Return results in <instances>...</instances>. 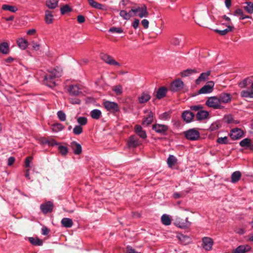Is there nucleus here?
<instances>
[{
    "label": "nucleus",
    "mask_w": 253,
    "mask_h": 253,
    "mask_svg": "<svg viewBox=\"0 0 253 253\" xmlns=\"http://www.w3.org/2000/svg\"><path fill=\"white\" fill-rule=\"evenodd\" d=\"M218 99L220 103L227 104L230 103L232 99V96L229 93H222L218 96Z\"/></svg>",
    "instance_id": "f8f14e48"
},
{
    "label": "nucleus",
    "mask_w": 253,
    "mask_h": 253,
    "mask_svg": "<svg viewBox=\"0 0 253 253\" xmlns=\"http://www.w3.org/2000/svg\"><path fill=\"white\" fill-rule=\"evenodd\" d=\"M134 131L140 138L143 139H145L147 138L146 132L143 129L141 126L136 125L134 127Z\"/></svg>",
    "instance_id": "dca6fc26"
},
{
    "label": "nucleus",
    "mask_w": 253,
    "mask_h": 253,
    "mask_svg": "<svg viewBox=\"0 0 253 253\" xmlns=\"http://www.w3.org/2000/svg\"><path fill=\"white\" fill-rule=\"evenodd\" d=\"M58 146V149L60 153L62 155H64V156L66 155L68 152L67 147L66 146H64L59 145V144Z\"/></svg>",
    "instance_id": "3c124183"
},
{
    "label": "nucleus",
    "mask_w": 253,
    "mask_h": 253,
    "mask_svg": "<svg viewBox=\"0 0 253 253\" xmlns=\"http://www.w3.org/2000/svg\"><path fill=\"white\" fill-rule=\"evenodd\" d=\"M243 12V10L241 8H238L235 10L233 13V15L234 16H240Z\"/></svg>",
    "instance_id": "69168bd1"
},
{
    "label": "nucleus",
    "mask_w": 253,
    "mask_h": 253,
    "mask_svg": "<svg viewBox=\"0 0 253 253\" xmlns=\"http://www.w3.org/2000/svg\"><path fill=\"white\" fill-rule=\"evenodd\" d=\"M161 221L164 225L168 226L170 225L171 223V219L169 215L164 214L161 216Z\"/></svg>",
    "instance_id": "473e14b6"
},
{
    "label": "nucleus",
    "mask_w": 253,
    "mask_h": 253,
    "mask_svg": "<svg viewBox=\"0 0 253 253\" xmlns=\"http://www.w3.org/2000/svg\"><path fill=\"white\" fill-rule=\"evenodd\" d=\"M139 25V19H135L133 22L132 23V26L134 29H137Z\"/></svg>",
    "instance_id": "e2e57ef3"
},
{
    "label": "nucleus",
    "mask_w": 253,
    "mask_h": 253,
    "mask_svg": "<svg viewBox=\"0 0 253 253\" xmlns=\"http://www.w3.org/2000/svg\"><path fill=\"white\" fill-rule=\"evenodd\" d=\"M196 73L197 72L194 69H188L181 72V76L182 77H186Z\"/></svg>",
    "instance_id": "ea45409f"
},
{
    "label": "nucleus",
    "mask_w": 253,
    "mask_h": 253,
    "mask_svg": "<svg viewBox=\"0 0 253 253\" xmlns=\"http://www.w3.org/2000/svg\"><path fill=\"white\" fill-rule=\"evenodd\" d=\"M120 16L124 20H128L130 19V16L128 15V13H127V12L125 10H122L120 11Z\"/></svg>",
    "instance_id": "5fc2aeb1"
},
{
    "label": "nucleus",
    "mask_w": 253,
    "mask_h": 253,
    "mask_svg": "<svg viewBox=\"0 0 253 253\" xmlns=\"http://www.w3.org/2000/svg\"><path fill=\"white\" fill-rule=\"evenodd\" d=\"M195 115L190 111H184L182 114V118L187 123H190L194 119Z\"/></svg>",
    "instance_id": "a211bd4d"
},
{
    "label": "nucleus",
    "mask_w": 253,
    "mask_h": 253,
    "mask_svg": "<svg viewBox=\"0 0 253 253\" xmlns=\"http://www.w3.org/2000/svg\"><path fill=\"white\" fill-rule=\"evenodd\" d=\"M77 21L79 23H83L85 21V18L82 15H79L77 16Z\"/></svg>",
    "instance_id": "338daca9"
},
{
    "label": "nucleus",
    "mask_w": 253,
    "mask_h": 253,
    "mask_svg": "<svg viewBox=\"0 0 253 253\" xmlns=\"http://www.w3.org/2000/svg\"><path fill=\"white\" fill-rule=\"evenodd\" d=\"M183 134L185 138L189 141H197L200 137V132L195 128L184 131Z\"/></svg>",
    "instance_id": "7ed1b4c3"
},
{
    "label": "nucleus",
    "mask_w": 253,
    "mask_h": 253,
    "mask_svg": "<svg viewBox=\"0 0 253 253\" xmlns=\"http://www.w3.org/2000/svg\"><path fill=\"white\" fill-rule=\"evenodd\" d=\"M9 51V44L7 42H3L0 43V52L3 54H8Z\"/></svg>",
    "instance_id": "bb28decb"
},
{
    "label": "nucleus",
    "mask_w": 253,
    "mask_h": 253,
    "mask_svg": "<svg viewBox=\"0 0 253 253\" xmlns=\"http://www.w3.org/2000/svg\"><path fill=\"white\" fill-rule=\"evenodd\" d=\"M241 96L243 98H253V90L251 89L243 90L241 92Z\"/></svg>",
    "instance_id": "72a5a7b5"
},
{
    "label": "nucleus",
    "mask_w": 253,
    "mask_h": 253,
    "mask_svg": "<svg viewBox=\"0 0 253 253\" xmlns=\"http://www.w3.org/2000/svg\"><path fill=\"white\" fill-rule=\"evenodd\" d=\"M71 146L75 155H80L82 152V148L81 145L76 141H72L71 143Z\"/></svg>",
    "instance_id": "aec40b11"
},
{
    "label": "nucleus",
    "mask_w": 253,
    "mask_h": 253,
    "mask_svg": "<svg viewBox=\"0 0 253 253\" xmlns=\"http://www.w3.org/2000/svg\"><path fill=\"white\" fill-rule=\"evenodd\" d=\"M251 247L248 245H242L239 246L233 251V253H246L250 251Z\"/></svg>",
    "instance_id": "6ab92c4d"
},
{
    "label": "nucleus",
    "mask_w": 253,
    "mask_h": 253,
    "mask_svg": "<svg viewBox=\"0 0 253 253\" xmlns=\"http://www.w3.org/2000/svg\"><path fill=\"white\" fill-rule=\"evenodd\" d=\"M141 24L145 29H147L149 27V22L148 20L145 19L141 21Z\"/></svg>",
    "instance_id": "0e129e2a"
},
{
    "label": "nucleus",
    "mask_w": 253,
    "mask_h": 253,
    "mask_svg": "<svg viewBox=\"0 0 253 253\" xmlns=\"http://www.w3.org/2000/svg\"><path fill=\"white\" fill-rule=\"evenodd\" d=\"M131 11L133 12L134 15L138 16L140 18L147 17L149 15L147 7L144 4L142 5L141 6L132 7Z\"/></svg>",
    "instance_id": "20e7f679"
},
{
    "label": "nucleus",
    "mask_w": 253,
    "mask_h": 253,
    "mask_svg": "<svg viewBox=\"0 0 253 253\" xmlns=\"http://www.w3.org/2000/svg\"><path fill=\"white\" fill-rule=\"evenodd\" d=\"M234 29L233 27L228 26L227 28L224 30H220L218 29H215L214 31L215 33H218L220 35L224 36L227 34L229 32H231Z\"/></svg>",
    "instance_id": "f704fd0d"
},
{
    "label": "nucleus",
    "mask_w": 253,
    "mask_h": 253,
    "mask_svg": "<svg viewBox=\"0 0 253 253\" xmlns=\"http://www.w3.org/2000/svg\"><path fill=\"white\" fill-rule=\"evenodd\" d=\"M53 204L51 201H47L40 206V209L44 214H46L52 211Z\"/></svg>",
    "instance_id": "9b49d317"
},
{
    "label": "nucleus",
    "mask_w": 253,
    "mask_h": 253,
    "mask_svg": "<svg viewBox=\"0 0 253 253\" xmlns=\"http://www.w3.org/2000/svg\"><path fill=\"white\" fill-rule=\"evenodd\" d=\"M32 43L33 49L34 50L37 51L40 49V45L39 43H36L34 41L32 42Z\"/></svg>",
    "instance_id": "774afa93"
},
{
    "label": "nucleus",
    "mask_w": 253,
    "mask_h": 253,
    "mask_svg": "<svg viewBox=\"0 0 253 253\" xmlns=\"http://www.w3.org/2000/svg\"><path fill=\"white\" fill-rule=\"evenodd\" d=\"M252 145L250 139L248 138L242 140L240 142V145L243 147H249L250 148V146Z\"/></svg>",
    "instance_id": "a19ab883"
},
{
    "label": "nucleus",
    "mask_w": 253,
    "mask_h": 253,
    "mask_svg": "<svg viewBox=\"0 0 253 253\" xmlns=\"http://www.w3.org/2000/svg\"><path fill=\"white\" fill-rule=\"evenodd\" d=\"M42 143L43 144H47L49 146H54L59 144V143L57 142L52 138H49L47 139L43 138L42 139Z\"/></svg>",
    "instance_id": "393cba45"
},
{
    "label": "nucleus",
    "mask_w": 253,
    "mask_h": 253,
    "mask_svg": "<svg viewBox=\"0 0 253 253\" xmlns=\"http://www.w3.org/2000/svg\"><path fill=\"white\" fill-rule=\"evenodd\" d=\"M204 108L203 106L201 105H193L190 107V109L192 111H200L201 109Z\"/></svg>",
    "instance_id": "13d9d810"
},
{
    "label": "nucleus",
    "mask_w": 253,
    "mask_h": 253,
    "mask_svg": "<svg viewBox=\"0 0 253 253\" xmlns=\"http://www.w3.org/2000/svg\"><path fill=\"white\" fill-rule=\"evenodd\" d=\"M151 99L150 95L147 92H143L138 97L139 102L141 104L145 103Z\"/></svg>",
    "instance_id": "5701e85b"
},
{
    "label": "nucleus",
    "mask_w": 253,
    "mask_h": 253,
    "mask_svg": "<svg viewBox=\"0 0 253 253\" xmlns=\"http://www.w3.org/2000/svg\"><path fill=\"white\" fill-rule=\"evenodd\" d=\"M243 135V131L238 128H233L231 130L230 137L233 140H237L241 138Z\"/></svg>",
    "instance_id": "f3484780"
},
{
    "label": "nucleus",
    "mask_w": 253,
    "mask_h": 253,
    "mask_svg": "<svg viewBox=\"0 0 253 253\" xmlns=\"http://www.w3.org/2000/svg\"><path fill=\"white\" fill-rule=\"evenodd\" d=\"M101 58L106 63L111 65L120 66V64L116 61L111 56L106 54L101 53Z\"/></svg>",
    "instance_id": "6e6552de"
},
{
    "label": "nucleus",
    "mask_w": 253,
    "mask_h": 253,
    "mask_svg": "<svg viewBox=\"0 0 253 253\" xmlns=\"http://www.w3.org/2000/svg\"><path fill=\"white\" fill-rule=\"evenodd\" d=\"M212 245L213 241L211 238L205 237L202 239V246L206 250H211Z\"/></svg>",
    "instance_id": "2eb2a0df"
},
{
    "label": "nucleus",
    "mask_w": 253,
    "mask_h": 253,
    "mask_svg": "<svg viewBox=\"0 0 253 253\" xmlns=\"http://www.w3.org/2000/svg\"><path fill=\"white\" fill-rule=\"evenodd\" d=\"M209 116V112L203 109L197 112L196 117L198 121H202L207 119Z\"/></svg>",
    "instance_id": "412c9836"
},
{
    "label": "nucleus",
    "mask_w": 253,
    "mask_h": 253,
    "mask_svg": "<svg viewBox=\"0 0 253 253\" xmlns=\"http://www.w3.org/2000/svg\"><path fill=\"white\" fill-rule=\"evenodd\" d=\"M228 142V137L227 136H225L223 137H218L216 140V142L221 144H227Z\"/></svg>",
    "instance_id": "6e6d98bb"
},
{
    "label": "nucleus",
    "mask_w": 253,
    "mask_h": 253,
    "mask_svg": "<svg viewBox=\"0 0 253 253\" xmlns=\"http://www.w3.org/2000/svg\"><path fill=\"white\" fill-rule=\"evenodd\" d=\"M17 43L19 47L22 49H25L28 46V41L23 38L18 39Z\"/></svg>",
    "instance_id": "c756f323"
},
{
    "label": "nucleus",
    "mask_w": 253,
    "mask_h": 253,
    "mask_svg": "<svg viewBox=\"0 0 253 253\" xmlns=\"http://www.w3.org/2000/svg\"><path fill=\"white\" fill-rule=\"evenodd\" d=\"M113 90L117 95H121L123 93L122 86L120 84L115 86L113 88Z\"/></svg>",
    "instance_id": "603ef678"
},
{
    "label": "nucleus",
    "mask_w": 253,
    "mask_h": 253,
    "mask_svg": "<svg viewBox=\"0 0 253 253\" xmlns=\"http://www.w3.org/2000/svg\"><path fill=\"white\" fill-rule=\"evenodd\" d=\"M241 173L240 171L233 172L231 176V181L233 183H236L238 182L241 178Z\"/></svg>",
    "instance_id": "a878e982"
},
{
    "label": "nucleus",
    "mask_w": 253,
    "mask_h": 253,
    "mask_svg": "<svg viewBox=\"0 0 253 253\" xmlns=\"http://www.w3.org/2000/svg\"><path fill=\"white\" fill-rule=\"evenodd\" d=\"M77 122L80 126H84L87 123V119L85 117H80L77 119Z\"/></svg>",
    "instance_id": "09e8293b"
},
{
    "label": "nucleus",
    "mask_w": 253,
    "mask_h": 253,
    "mask_svg": "<svg viewBox=\"0 0 253 253\" xmlns=\"http://www.w3.org/2000/svg\"><path fill=\"white\" fill-rule=\"evenodd\" d=\"M103 105L107 111L113 113L119 111V105L116 102L106 100L103 102Z\"/></svg>",
    "instance_id": "39448f33"
},
{
    "label": "nucleus",
    "mask_w": 253,
    "mask_h": 253,
    "mask_svg": "<svg viewBox=\"0 0 253 253\" xmlns=\"http://www.w3.org/2000/svg\"><path fill=\"white\" fill-rule=\"evenodd\" d=\"M58 1L57 0H47L46 5L49 9H55L58 6Z\"/></svg>",
    "instance_id": "2f4dec72"
},
{
    "label": "nucleus",
    "mask_w": 253,
    "mask_h": 253,
    "mask_svg": "<svg viewBox=\"0 0 253 253\" xmlns=\"http://www.w3.org/2000/svg\"><path fill=\"white\" fill-rule=\"evenodd\" d=\"M179 240L182 242L183 244H186L190 242V238L186 235H180L178 237Z\"/></svg>",
    "instance_id": "49530a36"
},
{
    "label": "nucleus",
    "mask_w": 253,
    "mask_h": 253,
    "mask_svg": "<svg viewBox=\"0 0 253 253\" xmlns=\"http://www.w3.org/2000/svg\"><path fill=\"white\" fill-rule=\"evenodd\" d=\"M61 223L63 226L66 228H70L73 225V221L71 218H63L61 220Z\"/></svg>",
    "instance_id": "c9c22d12"
},
{
    "label": "nucleus",
    "mask_w": 253,
    "mask_h": 253,
    "mask_svg": "<svg viewBox=\"0 0 253 253\" xmlns=\"http://www.w3.org/2000/svg\"><path fill=\"white\" fill-rule=\"evenodd\" d=\"M29 241L35 246H42L43 244L42 241L37 237H29Z\"/></svg>",
    "instance_id": "e433bc0d"
},
{
    "label": "nucleus",
    "mask_w": 253,
    "mask_h": 253,
    "mask_svg": "<svg viewBox=\"0 0 253 253\" xmlns=\"http://www.w3.org/2000/svg\"><path fill=\"white\" fill-rule=\"evenodd\" d=\"M109 32L111 33H122L123 32V30L121 27H112L109 29Z\"/></svg>",
    "instance_id": "4d7b16f0"
},
{
    "label": "nucleus",
    "mask_w": 253,
    "mask_h": 253,
    "mask_svg": "<svg viewBox=\"0 0 253 253\" xmlns=\"http://www.w3.org/2000/svg\"><path fill=\"white\" fill-rule=\"evenodd\" d=\"M224 120L225 122L228 124L233 123V118L231 115L225 116L224 118Z\"/></svg>",
    "instance_id": "052dcab7"
},
{
    "label": "nucleus",
    "mask_w": 253,
    "mask_h": 253,
    "mask_svg": "<svg viewBox=\"0 0 253 253\" xmlns=\"http://www.w3.org/2000/svg\"><path fill=\"white\" fill-rule=\"evenodd\" d=\"M127 146L129 148H136L141 144V142L137 136L135 135L130 136L127 142Z\"/></svg>",
    "instance_id": "423d86ee"
},
{
    "label": "nucleus",
    "mask_w": 253,
    "mask_h": 253,
    "mask_svg": "<svg viewBox=\"0 0 253 253\" xmlns=\"http://www.w3.org/2000/svg\"><path fill=\"white\" fill-rule=\"evenodd\" d=\"M177 159L172 155H169L167 159V164L169 167L170 168H172L177 163Z\"/></svg>",
    "instance_id": "c85d7f7f"
},
{
    "label": "nucleus",
    "mask_w": 253,
    "mask_h": 253,
    "mask_svg": "<svg viewBox=\"0 0 253 253\" xmlns=\"http://www.w3.org/2000/svg\"><path fill=\"white\" fill-rule=\"evenodd\" d=\"M83 131V128L79 125L76 126L73 128V132L75 135H80Z\"/></svg>",
    "instance_id": "de8ad7c7"
},
{
    "label": "nucleus",
    "mask_w": 253,
    "mask_h": 253,
    "mask_svg": "<svg viewBox=\"0 0 253 253\" xmlns=\"http://www.w3.org/2000/svg\"><path fill=\"white\" fill-rule=\"evenodd\" d=\"M68 92L71 95L77 96L81 92V91L77 85H71L69 86Z\"/></svg>",
    "instance_id": "4be33fe9"
},
{
    "label": "nucleus",
    "mask_w": 253,
    "mask_h": 253,
    "mask_svg": "<svg viewBox=\"0 0 253 253\" xmlns=\"http://www.w3.org/2000/svg\"><path fill=\"white\" fill-rule=\"evenodd\" d=\"M126 253H141L136 252L130 246H127L126 248Z\"/></svg>",
    "instance_id": "680f3d73"
},
{
    "label": "nucleus",
    "mask_w": 253,
    "mask_h": 253,
    "mask_svg": "<svg viewBox=\"0 0 253 253\" xmlns=\"http://www.w3.org/2000/svg\"><path fill=\"white\" fill-rule=\"evenodd\" d=\"M211 71L210 70L201 73L199 77L196 80V84L198 85L202 82H205L208 81L209 79V76L211 75Z\"/></svg>",
    "instance_id": "4468645a"
},
{
    "label": "nucleus",
    "mask_w": 253,
    "mask_h": 253,
    "mask_svg": "<svg viewBox=\"0 0 253 253\" xmlns=\"http://www.w3.org/2000/svg\"><path fill=\"white\" fill-rule=\"evenodd\" d=\"M154 114L152 112L150 111L148 112V115L147 117L142 122V125L149 126L153 121Z\"/></svg>",
    "instance_id": "cd10ccee"
},
{
    "label": "nucleus",
    "mask_w": 253,
    "mask_h": 253,
    "mask_svg": "<svg viewBox=\"0 0 253 253\" xmlns=\"http://www.w3.org/2000/svg\"><path fill=\"white\" fill-rule=\"evenodd\" d=\"M246 5L244 7V9L249 13H253V3L252 2H245Z\"/></svg>",
    "instance_id": "58836bf2"
},
{
    "label": "nucleus",
    "mask_w": 253,
    "mask_h": 253,
    "mask_svg": "<svg viewBox=\"0 0 253 253\" xmlns=\"http://www.w3.org/2000/svg\"><path fill=\"white\" fill-rule=\"evenodd\" d=\"M168 91V88L165 86L160 87L157 90L156 93V97L158 99L164 98Z\"/></svg>",
    "instance_id": "b1692460"
},
{
    "label": "nucleus",
    "mask_w": 253,
    "mask_h": 253,
    "mask_svg": "<svg viewBox=\"0 0 253 253\" xmlns=\"http://www.w3.org/2000/svg\"><path fill=\"white\" fill-rule=\"evenodd\" d=\"M62 74V69L60 67L48 70L47 73L44 77V84L50 88L54 87L56 86L55 79L60 77Z\"/></svg>",
    "instance_id": "f257e3e1"
},
{
    "label": "nucleus",
    "mask_w": 253,
    "mask_h": 253,
    "mask_svg": "<svg viewBox=\"0 0 253 253\" xmlns=\"http://www.w3.org/2000/svg\"><path fill=\"white\" fill-rule=\"evenodd\" d=\"M206 105L214 109L223 110L225 108L219 102L218 97L215 96L209 97L206 102Z\"/></svg>",
    "instance_id": "f03ea898"
},
{
    "label": "nucleus",
    "mask_w": 253,
    "mask_h": 253,
    "mask_svg": "<svg viewBox=\"0 0 253 253\" xmlns=\"http://www.w3.org/2000/svg\"><path fill=\"white\" fill-rule=\"evenodd\" d=\"M214 83L213 81H210L202 87L199 91V94H206L211 93L213 91Z\"/></svg>",
    "instance_id": "9d476101"
},
{
    "label": "nucleus",
    "mask_w": 253,
    "mask_h": 253,
    "mask_svg": "<svg viewBox=\"0 0 253 253\" xmlns=\"http://www.w3.org/2000/svg\"><path fill=\"white\" fill-rule=\"evenodd\" d=\"M188 218L186 217L185 219L180 217H177L175 219L174 224L180 228L184 229L188 228L191 225V222L188 220Z\"/></svg>",
    "instance_id": "0eeeda50"
},
{
    "label": "nucleus",
    "mask_w": 253,
    "mask_h": 253,
    "mask_svg": "<svg viewBox=\"0 0 253 253\" xmlns=\"http://www.w3.org/2000/svg\"><path fill=\"white\" fill-rule=\"evenodd\" d=\"M57 115L58 119L61 121L63 122L66 120V116L65 113L63 111H58L57 113Z\"/></svg>",
    "instance_id": "864d4df0"
},
{
    "label": "nucleus",
    "mask_w": 253,
    "mask_h": 253,
    "mask_svg": "<svg viewBox=\"0 0 253 253\" xmlns=\"http://www.w3.org/2000/svg\"><path fill=\"white\" fill-rule=\"evenodd\" d=\"M169 127L167 125L156 124L153 125L152 129L158 133L165 134L168 130Z\"/></svg>",
    "instance_id": "ddd939ff"
},
{
    "label": "nucleus",
    "mask_w": 253,
    "mask_h": 253,
    "mask_svg": "<svg viewBox=\"0 0 253 253\" xmlns=\"http://www.w3.org/2000/svg\"><path fill=\"white\" fill-rule=\"evenodd\" d=\"M33 159L32 157H28L25 159V166L26 168L30 167V163Z\"/></svg>",
    "instance_id": "bf43d9fd"
},
{
    "label": "nucleus",
    "mask_w": 253,
    "mask_h": 253,
    "mask_svg": "<svg viewBox=\"0 0 253 253\" xmlns=\"http://www.w3.org/2000/svg\"><path fill=\"white\" fill-rule=\"evenodd\" d=\"M72 8L71 7L69 6L68 4H65L64 6H63L60 8V12L61 14L63 15L66 14V13L71 12L72 11Z\"/></svg>",
    "instance_id": "a18cd8bd"
},
{
    "label": "nucleus",
    "mask_w": 253,
    "mask_h": 253,
    "mask_svg": "<svg viewBox=\"0 0 253 253\" xmlns=\"http://www.w3.org/2000/svg\"><path fill=\"white\" fill-rule=\"evenodd\" d=\"M45 22L46 24H49L53 22V15L51 11L46 10L45 11Z\"/></svg>",
    "instance_id": "7c9ffc66"
},
{
    "label": "nucleus",
    "mask_w": 253,
    "mask_h": 253,
    "mask_svg": "<svg viewBox=\"0 0 253 253\" xmlns=\"http://www.w3.org/2000/svg\"><path fill=\"white\" fill-rule=\"evenodd\" d=\"M182 41V38L181 37H174L172 39L171 42L174 45L177 46L180 45Z\"/></svg>",
    "instance_id": "c03bdc74"
},
{
    "label": "nucleus",
    "mask_w": 253,
    "mask_h": 253,
    "mask_svg": "<svg viewBox=\"0 0 253 253\" xmlns=\"http://www.w3.org/2000/svg\"><path fill=\"white\" fill-rule=\"evenodd\" d=\"M183 85V83L180 79L176 80L171 83L169 90L172 92H176L182 89Z\"/></svg>",
    "instance_id": "1a4fd4ad"
},
{
    "label": "nucleus",
    "mask_w": 253,
    "mask_h": 253,
    "mask_svg": "<svg viewBox=\"0 0 253 253\" xmlns=\"http://www.w3.org/2000/svg\"><path fill=\"white\" fill-rule=\"evenodd\" d=\"M2 9L4 10H8L12 12H15L18 10V8L16 7L8 4H3L2 6Z\"/></svg>",
    "instance_id": "79ce46f5"
},
{
    "label": "nucleus",
    "mask_w": 253,
    "mask_h": 253,
    "mask_svg": "<svg viewBox=\"0 0 253 253\" xmlns=\"http://www.w3.org/2000/svg\"><path fill=\"white\" fill-rule=\"evenodd\" d=\"M64 126L60 123H55L53 125L52 131L54 132H58L62 131L64 129Z\"/></svg>",
    "instance_id": "37998d69"
},
{
    "label": "nucleus",
    "mask_w": 253,
    "mask_h": 253,
    "mask_svg": "<svg viewBox=\"0 0 253 253\" xmlns=\"http://www.w3.org/2000/svg\"><path fill=\"white\" fill-rule=\"evenodd\" d=\"M101 112L98 109H94L90 112V116L92 119L98 120L101 116Z\"/></svg>",
    "instance_id": "4c0bfd02"
},
{
    "label": "nucleus",
    "mask_w": 253,
    "mask_h": 253,
    "mask_svg": "<svg viewBox=\"0 0 253 253\" xmlns=\"http://www.w3.org/2000/svg\"><path fill=\"white\" fill-rule=\"evenodd\" d=\"M221 126L220 124L218 122L213 123L209 127V129L211 131H215L218 129Z\"/></svg>",
    "instance_id": "8fccbe9b"
}]
</instances>
